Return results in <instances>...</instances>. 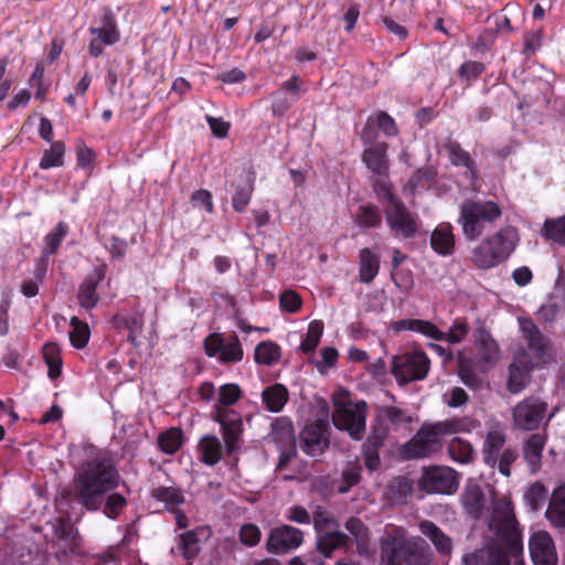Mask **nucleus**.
Listing matches in <instances>:
<instances>
[{
  "label": "nucleus",
  "mask_w": 565,
  "mask_h": 565,
  "mask_svg": "<svg viewBox=\"0 0 565 565\" xmlns=\"http://www.w3.org/2000/svg\"><path fill=\"white\" fill-rule=\"evenodd\" d=\"M204 351L207 356L216 358L221 363H238L244 358L242 343L237 334L224 337L221 333H211L204 339Z\"/></svg>",
  "instance_id": "obj_13"
},
{
  "label": "nucleus",
  "mask_w": 565,
  "mask_h": 565,
  "mask_svg": "<svg viewBox=\"0 0 565 565\" xmlns=\"http://www.w3.org/2000/svg\"><path fill=\"white\" fill-rule=\"evenodd\" d=\"M548 405L537 396H529L519 402L512 409L513 425L520 430H535L542 424L547 425L553 414L547 416Z\"/></svg>",
  "instance_id": "obj_10"
},
{
  "label": "nucleus",
  "mask_w": 565,
  "mask_h": 565,
  "mask_svg": "<svg viewBox=\"0 0 565 565\" xmlns=\"http://www.w3.org/2000/svg\"><path fill=\"white\" fill-rule=\"evenodd\" d=\"M157 443L162 452L173 455L182 446L183 433L180 428L171 427L159 434Z\"/></svg>",
  "instance_id": "obj_43"
},
{
  "label": "nucleus",
  "mask_w": 565,
  "mask_h": 565,
  "mask_svg": "<svg viewBox=\"0 0 565 565\" xmlns=\"http://www.w3.org/2000/svg\"><path fill=\"white\" fill-rule=\"evenodd\" d=\"M347 542L348 536L338 530L327 531L324 533L318 534V553L323 557H330L334 550L347 545Z\"/></svg>",
  "instance_id": "obj_36"
},
{
  "label": "nucleus",
  "mask_w": 565,
  "mask_h": 565,
  "mask_svg": "<svg viewBox=\"0 0 565 565\" xmlns=\"http://www.w3.org/2000/svg\"><path fill=\"white\" fill-rule=\"evenodd\" d=\"M388 145L376 142L366 147L362 153V162L365 167L379 177H388L390 159L387 156Z\"/></svg>",
  "instance_id": "obj_20"
},
{
  "label": "nucleus",
  "mask_w": 565,
  "mask_h": 565,
  "mask_svg": "<svg viewBox=\"0 0 565 565\" xmlns=\"http://www.w3.org/2000/svg\"><path fill=\"white\" fill-rule=\"evenodd\" d=\"M531 367L522 359H514L509 366L508 390L518 394L525 388L529 382Z\"/></svg>",
  "instance_id": "obj_32"
},
{
  "label": "nucleus",
  "mask_w": 565,
  "mask_h": 565,
  "mask_svg": "<svg viewBox=\"0 0 565 565\" xmlns=\"http://www.w3.org/2000/svg\"><path fill=\"white\" fill-rule=\"evenodd\" d=\"M104 508L103 513L111 520H116L119 518L124 509L127 507V500L126 498L118 493L113 492L104 498Z\"/></svg>",
  "instance_id": "obj_52"
},
{
  "label": "nucleus",
  "mask_w": 565,
  "mask_h": 565,
  "mask_svg": "<svg viewBox=\"0 0 565 565\" xmlns=\"http://www.w3.org/2000/svg\"><path fill=\"white\" fill-rule=\"evenodd\" d=\"M374 122L386 136L394 137L398 134L395 120L385 111H379L373 116Z\"/></svg>",
  "instance_id": "obj_62"
},
{
  "label": "nucleus",
  "mask_w": 565,
  "mask_h": 565,
  "mask_svg": "<svg viewBox=\"0 0 565 565\" xmlns=\"http://www.w3.org/2000/svg\"><path fill=\"white\" fill-rule=\"evenodd\" d=\"M262 532L253 523L244 524L239 530V540L246 546H255L260 542Z\"/></svg>",
  "instance_id": "obj_61"
},
{
  "label": "nucleus",
  "mask_w": 565,
  "mask_h": 565,
  "mask_svg": "<svg viewBox=\"0 0 565 565\" xmlns=\"http://www.w3.org/2000/svg\"><path fill=\"white\" fill-rule=\"evenodd\" d=\"M522 535L512 503L500 499L493 502L488 519V534L479 547L463 553L461 565H510L511 559L522 555Z\"/></svg>",
  "instance_id": "obj_1"
},
{
  "label": "nucleus",
  "mask_w": 565,
  "mask_h": 565,
  "mask_svg": "<svg viewBox=\"0 0 565 565\" xmlns=\"http://www.w3.org/2000/svg\"><path fill=\"white\" fill-rule=\"evenodd\" d=\"M242 396L237 384H224L218 390L217 403L213 406V419L220 424L225 451L232 455L238 447L243 434V420L238 412L228 408Z\"/></svg>",
  "instance_id": "obj_3"
},
{
  "label": "nucleus",
  "mask_w": 565,
  "mask_h": 565,
  "mask_svg": "<svg viewBox=\"0 0 565 565\" xmlns=\"http://www.w3.org/2000/svg\"><path fill=\"white\" fill-rule=\"evenodd\" d=\"M65 146L62 141H56L46 149L40 160V168L47 170L62 167L64 163Z\"/></svg>",
  "instance_id": "obj_46"
},
{
  "label": "nucleus",
  "mask_w": 565,
  "mask_h": 565,
  "mask_svg": "<svg viewBox=\"0 0 565 565\" xmlns=\"http://www.w3.org/2000/svg\"><path fill=\"white\" fill-rule=\"evenodd\" d=\"M89 33L103 41L106 45H113L119 41V32L110 14L104 17L99 26L89 28Z\"/></svg>",
  "instance_id": "obj_40"
},
{
  "label": "nucleus",
  "mask_w": 565,
  "mask_h": 565,
  "mask_svg": "<svg viewBox=\"0 0 565 565\" xmlns=\"http://www.w3.org/2000/svg\"><path fill=\"white\" fill-rule=\"evenodd\" d=\"M360 281L370 284L377 276L380 270V257L377 254L365 247L360 250Z\"/></svg>",
  "instance_id": "obj_34"
},
{
  "label": "nucleus",
  "mask_w": 565,
  "mask_h": 565,
  "mask_svg": "<svg viewBox=\"0 0 565 565\" xmlns=\"http://www.w3.org/2000/svg\"><path fill=\"white\" fill-rule=\"evenodd\" d=\"M382 565H428L431 554L420 537L386 534L380 540Z\"/></svg>",
  "instance_id": "obj_4"
},
{
  "label": "nucleus",
  "mask_w": 565,
  "mask_h": 565,
  "mask_svg": "<svg viewBox=\"0 0 565 565\" xmlns=\"http://www.w3.org/2000/svg\"><path fill=\"white\" fill-rule=\"evenodd\" d=\"M450 223H440L430 235L431 248L441 256L451 255L455 250L456 237Z\"/></svg>",
  "instance_id": "obj_26"
},
{
  "label": "nucleus",
  "mask_w": 565,
  "mask_h": 565,
  "mask_svg": "<svg viewBox=\"0 0 565 565\" xmlns=\"http://www.w3.org/2000/svg\"><path fill=\"white\" fill-rule=\"evenodd\" d=\"M345 529L350 532V534L354 537L359 545H362L366 542L367 527L363 524V522L360 519L350 518L345 522Z\"/></svg>",
  "instance_id": "obj_64"
},
{
  "label": "nucleus",
  "mask_w": 565,
  "mask_h": 565,
  "mask_svg": "<svg viewBox=\"0 0 565 565\" xmlns=\"http://www.w3.org/2000/svg\"><path fill=\"white\" fill-rule=\"evenodd\" d=\"M373 190L377 198L381 201L386 202L387 205H391L394 203V201L399 200V198L396 196L392 191V184L388 181V177H379V179L373 182Z\"/></svg>",
  "instance_id": "obj_57"
},
{
  "label": "nucleus",
  "mask_w": 565,
  "mask_h": 565,
  "mask_svg": "<svg viewBox=\"0 0 565 565\" xmlns=\"http://www.w3.org/2000/svg\"><path fill=\"white\" fill-rule=\"evenodd\" d=\"M288 397L287 387L279 383L266 387L262 393L263 403L271 413L280 412L286 405Z\"/></svg>",
  "instance_id": "obj_35"
},
{
  "label": "nucleus",
  "mask_w": 565,
  "mask_h": 565,
  "mask_svg": "<svg viewBox=\"0 0 565 565\" xmlns=\"http://www.w3.org/2000/svg\"><path fill=\"white\" fill-rule=\"evenodd\" d=\"M519 458V454L514 448H505L498 456V461L495 462V468H498L499 472L504 477H510L511 475V466Z\"/></svg>",
  "instance_id": "obj_59"
},
{
  "label": "nucleus",
  "mask_w": 565,
  "mask_h": 565,
  "mask_svg": "<svg viewBox=\"0 0 565 565\" xmlns=\"http://www.w3.org/2000/svg\"><path fill=\"white\" fill-rule=\"evenodd\" d=\"M200 460L207 466H215L222 459L223 446L214 435L203 436L198 445Z\"/></svg>",
  "instance_id": "obj_29"
},
{
  "label": "nucleus",
  "mask_w": 565,
  "mask_h": 565,
  "mask_svg": "<svg viewBox=\"0 0 565 565\" xmlns=\"http://www.w3.org/2000/svg\"><path fill=\"white\" fill-rule=\"evenodd\" d=\"M420 533L428 537L439 554L449 555L452 551L451 539L433 521L424 520L418 524Z\"/></svg>",
  "instance_id": "obj_27"
},
{
  "label": "nucleus",
  "mask_w": 565,
  "mask_h": 565,
  "mask_svg": "<svg viewBox=\"0 0 565 565\" xmlns=\"http://www.w3.org/2000/svg\"><path fill=\"white\" fill-rule=\"evenodd\" d=\"M505 441V430L501 425L494 424L489 428L482 445L483 461L488 467L495 468L498 456L503 451Z\"/></svg>",
  "instance_id": "obj_22"
},
{
  "label": "nucleus",
  "mask_w": 565,
  "mask_h": 565,
  "mask_svg": "<svg viewBox=\"0 0 565 565\" xmlns=\"http://www.w3.org/2000/svg\"><path fill=\"white\" fill-rule=\"evenodd\" d=\"M520 329L523 338L525 339L529 348L537 355H543L546 352L547 340L539 330L536 324L530 319H520Z\"/></svg>",
  "instance_id": "obj_33"
},
{
  "label": "nucleus",
  "mask_w": 565,
  "mask_h": 565,
  "mask_svg": "<svg viewBox=\"0 0 565 565\" xmlns=\"http://www.w3.org/2000/svg\"><path fill=\"white\" fill-rule=\"evenodd\" d=\"M279 305L281 310L296 313L300 310L302 300L296 291L285 290L279 296Z\"/></svg>",
  "instance_id": "obj_60"
},
{
  "label": "nucleus",
  "mask_w": 565,
  "mask_h": 565,
  "mask_svg": "<svg viewBox=\"0 0 565 565\" xmlns=\"http://www.w3.org/2000/svg\"><path fill=\"white\" fill-rule=\"evenodd\" d=\"M460 502L472 519H480L486 507V495L480 484L468 481L461 492Z\"/></svg>",
  "instance_id": "obj_23"
},
{
  "label": "nucleus",
  "mask_w": 565,
  "mask_h": 565,
  "mask_svg": "<svg viewBox=\"0 0 565 565\" xmlns=\"http://www.w3.org/2000/svg\"><path fill=\"white\" fill-rule=\"evenodd\" d=\"M529 551L534 565H557L558 563L554 540L546 531L540 530L531 534Z\"/></svg>",
  "instance_id": "obj_17"
},
{
  "label": "nucleus",
  "mask_w": 565,
  "mask_h": 565,
  "mask_svg": "<svg viewBox=\"0 0 565 565\" xmlns=\"http://www.w3.org/2000/svg\"><path fill=\"white\" fill-rule=\"evenodd\" d=\"M414 491V482L405 476L394 478L388 484V497L397 504H402Z\"/></svg>",
  "instance_id": "obj_41"
},
{
  "label": "nucleus",
  "mask_w": 565,
  "mask_h": 565,
  "mask_svg": "<svg viewBox=\"0 0 565 565\" xmlns=\"http://www.w3.org/2000/svg\"><path fill=\"white\" fill-rule=\"evenodd\" d=\"M329 423L324 419H318L305 426L300 433V448L311 457L320 456L330 444Z\"/></svg>",
  "instance_id": "obj_15"
},
{
  "label": "nucleus",
  "mask_w": 565,
  "mask_h": 565,
  "mask_svg": "<svg viewBox=\"0 0 565 565\" xmlns=\"http://www.w3.org/2000/svg\"><path fill=\"white\" fill-rule=\"evenodd\" d=\"M391 329L394 332L412 331L423 334L429 339L441 341L447 340L450 343L461 342L467 333L468 326L466 322L456 321L449 329L448 333L443 332L436 324L422 319H401L391 322Z\"/></svg>",
  "instance_id": "obj_9"
},
{
  "label": "nucleus",
  "mask_w": 565,
  "mask_h": 565,
  "mask_svg": "<svg viewBox=\"0 0 565 565\" xmlns=\"http://www.w3.org/2000/svg\"><path fill=\"white\" fill-rule=\"evenodd\" d=\"M478 354L484 367H490L499 358V347L492 337L484 330L479 329L476 335Z\"/></svg>",
  "instance_id": "obj_30"
},
{
  "label": "nucleus",
  "mask_w": 565,
  "mask_h": 565,
  "mask_svg": "<svg viewBox=\"0 0 565 565\" xmlns=\"http://www.w3.org/2000/svg\"><path fill=\"white\" fill-rule=\"evenodd\" d=\"M274 100L271 104V113L274 116L281 117L284 116L291 106L296 103L292 98L289 96L282 94L281 92H275L273 94Z\"/></svg>",
  "instance_id": "obj_63"
},
{
  "label": "nucleus",
  "mask_w": 565,
  "mask_h": 565,
  "mask_svg": "<svg viewBox=\"0 0 565 565\" xmlns=\"http://www.w3.org/2000/svg\"><path fill=\"white\" fill-rule=\"evenodd\" d=\"M43 358L49 367V376L56 379L62 373V358L60 348L55 343H46L43 347Z\"/></svg>",
  "instance_id": "obj_47"
},
{
  "label": "nucleus",
  "mask_w": 565,
  "mask_h": 565,
  "mask_svg": "<svg viewBox=\"0 0 565 565\" xmlns=\"http://www.w3.org/2000/svg\"><path fill=\"white\" fill-rule=\"evenodd\" d=\"M72 330L70 331V341L76 349L86 347L89 340V328L86 322L81 321L77 317L71 319Z\"/></svg>",
  "instance_id": "obj_49"
},
{
  "label": "nucleus",
  "mask_w": 565,
  "mask_h": 565,
  "mask_svg": "<svg viewBox=\"0 0 565 565\" xmlns=\"http://www.w3.org/2000/svg\"><path fill=\"white\" fill-rule=\"evenodd\" d=\"M273 439L284 446L295 445V430L288 418L280 417L273 423Z\"/></svg>",
  "instance_id": "obj_45"
},
{
  "label": "nucleus",
  "mask_w": 565,
  "mask_h": 565,
  "mask_svg": "<svg viewBox=\"0 0 565 565\" xmlns=\"http://www.w3.org/2000/svg\"><path fill=\"white\" fill-rule=\"evenodd\" d=\"M303 542V532L291 525L274 527L267 537L266 548L270 554L281 555L298 548Z\"/></svg>",
  "instance_id": "obj_16"
},
{
  "label": "nucleus",
  "mask_w": 565,
  "mask_h": 565,
  "mask_svg": "<svg viewBox=\"0 0 565 565\" xmlns=\"http://www.w3.org/2000/svg\"><path fill=\"white\" fill-rule=\"evenodd\" d=\"M430 370L428 355L419 349L406 350L393 356L391 373L399 386L423 381Z\"/></svg>",
  "instance_id": "obj_8"
},
{
  "label": "nucleus",
  "mask_w": 565,
  "mask_h": 565,
  "mask_svg": "<svg viewBox=\"0 0 565 565\" xmlns=\"http://www.w3.org/2000/svg\"><path fill=\"white\" fill-rule=\"evenodd\" d=\"M448 452L452 460L460 463H468L473 458L472 446L460 438H454L449 443Z\"/></svg>",
  "instance_id": "obj_50"
},
{
  "label": "nucleus",
  "mask_w": 565,
  "mask_h": 565,
  "mask_svg": "<svg viewBox=\"0 0 565 565\" xmlns=\"http://www.w3.org/2000/svg\"><path fill=\"white\" fill-rule=\"evenodd\" d=\"M477 422L469 416L452 417L435 423V428L441 436L454 435L458 433H470L476 428Z\"/></svg>",
  "instance_id": "obj_37"
},
{
  "label": "nucleus",
  "mask_w": 565,
  "mask_h": 565,
  "mask_svg": "<svg viewBox=\"0 0 565 565\" xmlns=\"http://www.w3.org/2000/svg\"><path fill=\"white\" fill-rule=\"evenodd\" d=\"M111 323L117 330H127L128 341L134 347H138L137 338L142 333L145 324L143 316L141 313L131 316L117 313L113 317Z\"/></svg>",
  "instance_id": "obj_28"
},
{
  "label": "nucleus",
  "mask_w": 565,
  "mask_h": 565,
  "mask_svg": "<svg viewBox=\"0 0 565 565\" xmlns=\"http://www.w3.org/2000/svg\"><path fill=\"white\" fill-rule=\"evenodd\" d=\"M519 232L508 225L483 238L471 252L472 264L479 269H490L504 263L515 250Z\"/></svg>",
  "instance_id": "obj_6"
},
{
  "label": "nucleus",
  "mask_w": 565,
  "mask_h": 565,
  "mask_svg": "<svg viewBox=\"0 0 565 565\" xmlns=\"http://www.w3.org/2000/svg\"><path fill=\"white\" fill-rule=\"evenodd\" d=\"M545 516L552 527L561 531L565 529V484L553 491Z\"/></svg>",
  "instance_id": "obj_25"
},
{
  "label": "nucleus",
  "mask_w": 565,
  "mask_h": 565,
  "mask_svg": "<svg viewBox=\"0 0 565 565\" xmlns=\"http://www.w3.org/2000/svg\"><path fill=\"white\" fill-rule=\"evenodd\" d=\"M323 329V322L320 320H313L309 323L306 338L300 343L302 352L309 353L317 348L322 337Z\"/></svg>",
  "instance_id": "obj_51"
},
{
  "label": "nucleus",
  "mask_w": 565,
  "mask_h": 565,
  "mask_svg": "<svg viewBox=\"0 0 565 565\" xmlns=\"http://www.w3.org/2000/svg\"><path fill=\"white\" fill-rule=\"evenodd\" d=\"M543 235L553 242L565 245V215L557 220H547L543 225Z\"/></svg>",
  "instance_id": "obj_54"
},
{
  "label": "nucleus",
  "mask_w": 565,
  "mask_h": 565,
  "mask_svg": "<svg viewBox=\"0 0 565 565\" xmlns=\"http://www.w3.org/2000/svg\"><path fill=\"white\" fill-rule=\"evenodd\" d=\"M313 525L318 534L337 530L338 527L335 519L328 511L321 508H318L313 512Z\"/></svg>",
  "instance_id": "obj_56"
},
{
  "label": "nucleus",
  "mask_w": 565,
  "mask_h": 565,
  "mask_svg": "<svg viewBox=\"0 0 565 565\" xmlns=\"http://www.w3.org/2000/svg\"><path fill=\"white\" fill-rule=\"evenodd\" d=\"M355 223L363 228L379 227L382 224V214L375 205L360 206Z\"/></svg>",
  "instance_id": "obj_48"
},
{
  "label": "nucleus",
  "mask_w": 565,
  "mask_h": 565,
  "mask_svg": "<svg viewBox=\"0 0 565 565\" xmlns=\"http://www.w3.org/2000/svg\"><path fill=\"white\" fill-rule=\"evenodd\" d=\"M107 271V264L102 262L84 278L77 294L78 303L82 308L90 310L96 307L99 301L97 287L106 278Z\"/></svg>",
  "instance_id": "obj_18"
},
{
  "label": "nucleus",
  "mask_w": 565,
  "mask_h": 565,
  "mask_svg": "<svg viewBox=\"0 0 565 565\" xmlns=\"http://www.w3.org/2000/svg\"><path fill=\"white\" fill-rule=\"evenodd\" d=\"M502 207L492 200L467 199L459 206L458 224L469 242L478 239L502 217Z\"/></svg>",
  "instance_id": "obj_5"
},
{
  "label": "nucleus",
  "mask_w": 565,
  "mask_h": 565,
  "mask_svg": "<svg viewBox=\"0 0 565 565\" xmlns=\"http://www.w3.org/2000/svg\"><path fill=\"white\" fill-rule=\"evenodd\" d=\"M151 495L156 500L163 502L170 511L175 510L184 501L181 490L175 487H157L152 490Z\"/></svg>",
  "instance_id": "obj_44"
},
{
  "label": "nucleus",
  "mask_w": 565,
  "mask_h": 565,
  "mask_svg": "<svg viewBox=\"0 0 565 565\" xmlns=\"http://www.w3.org/2000/svg\"><path fill=\"white\" fill-rule=\"evenodd\" d=\"M204 535L205 530L198 527L179 536L178 548L186 559H192L199 554L201 539Z\"/></svg>",
  "instance_id": "obj_38"
},
{
  "label": "nucleus",
  "mask_w": 565,
  "mask_h": 565,
  "mask_svg": "<svg viewBox=\"0 0 565 565\" xmlns=\"http://www.w3.org/2000/svg\"><path fill=\"white\" fill-rule=\"evenodd\" d=\"M68 232L70 226L63 221L58 222L56 226L44 236V245L42 249L43 255H54L57 252L62 241L67 236Z\"/></svg>",
  "instance_id": "obj_42"
},
{
  "label": "nucleus",
  "mask_w": 565,
  "mask_h": 565,
  "mask_svg": "<svg viewBox=\"0 0 565 565\" xmlns=\"http://www.w3.org/2000/svg\"><path fill=\"white\" fill-rule=\"evenodd\" d=\"M546 444V438L542 434H532L523 447V456L534 473L541 468L542 452Z\"/></svg>",
  "instance_id": "obj_31"
},
{
  "label": "nucleus",
  "mask_w": 565,
  "mask_h": 565,
  "mask_svg": "<svg viewBox=\"0 0 565 565\" xmlns=\"http://www.w3.org/2000/svg\"><path fill=\"white\" fill-rule=\"evenodd\" d=\"M253 193V185L249 182H245L244 184H238L235 189V193L232 198L233 209L236 212H243L245 207L249 204L250 198Z\"/></svg>",
  "instance_id": "obj_55"
},
{
  "label": "nucleus",
  "mask_w": 565,
  "mask_h": 565,
  "mask_svg": "<svg viewBox=\"0 0 565 565\" xmlns=\"http://www.w3.org/2000/svg\"><path fill=\"white\" fill-rule=\"evenodd\" d=\"M306 90L307 88L303 87V82L299 75H292L289 79L282 82L279 89V92L289 96L296 102Z\"/></svg>",
  "instance_id": "obj_58"
},
{
  "label": "nucleus",
  "mask_w": 565,
  "mask_h": 565,
  "mask_svg": "<svg viewBox=\"0 0 565 565\" xmlns=\"http://www.w3.org/2000/svg\"><path fill=\"white\" fill-rule=\"evenodd\" d=\"M457 472L449 467H430L424 470L419 486L428 493L451 494L458 488Z\"/></svg>",
  "instance_id": "obj_14"
},
{
  "label": "nucleus",
  "mask_w": 565,
  "mask_h": 565,
  "mask_svg": "<svg viewBox=\"0 0 565 565\" xmlns=\"http://www.w3.org/2000/svg\"><path fill=\"white\" fill-rule=\"evenodd\" d=\"M387 435L371 424L370 433L362 444V457L365 467L375 471L381 466L380 449L384 446Z\"/></svg>",
  "instance_id": "obj_21"
},
{
  "label": "nucleus",
  "mask_w": 565,
  "mask_h": 565,
  "mask_svg": "<svg viewBox=\"0 0 565 565\" xmlns=\"http://www.w3.org/2000/svg\"><path fill=\"white\" fill-rule=\"evenodd\" d=\"M441 434L435 428V424L423 425L414 437L401 448V455L405 459L427 458L441 448Z\"/></svg>",
  "instance_id": "obj_12"
},
{
  "label": "nucleus",
  "mask_w": 565,
  "mask_h": 565,
  "mask_svg": "<svg viewBox=\"0 0 565 565\" xmlns=\"http://www.w3.org/2000/svg\"><path fill=\"white\" fill-rule=\"evenodd\" d=\"M384 215L387 227L396 238H412L419 228V217L411 212L405 203L399 199L384 209Z\"/></svg>",
  "instance_id": "obj_11"
},
{
  "label": "nucleus",
  "mask_w": 565,
  "mask_h": 565,
  "mask_svg": "<svg viewBox=\"0 0 565 565\" xmlns=\"http://www.w3.org/2000/svg\"><path fill=\"white\" fill-rule=\"evenodd\" d=\"M120 475L110 457L98 456L82 465L74 477V493L88 511H98L105 494L120 483Z\"/></svg>",
  "instance_id": "obj_2"
},
{
  "label": "nucleus",
  "mask_w": 565,
  "mask_h": 565,
  "mask_svg": "<svg viewBox=\"0 0 565 565\" xmlns=\"http://www.w3.org/2000/svg\"><path fill=\"white\" fill-rule=\"evenodd\" d=\"M411 423L412 417L406 412L388 405L379 407L372 425L388 436L391 431L407 429Z\"/></svg>",
  "instance_id": "obj_19"
},
{
  "label": "nucleus",
  "mask_w": 565,
  "mask_h": 565,
  "mask_svg": "<svg viewBox=\"0 0 565 565\" xmlns=\"http://www.w3.org/2000/svg\"><path fill=\"white\" fill-rule=\"evenodd\" d=\"M367 404L353 402L348 397L334 399L333 425L349 434L354 440H362L366 428Z\"/></svg>",
  "instance_id": "obj_7"
},
{
  "label": "nucleus",
  "mask_w": 565,
  "mask_h": 565,
  "mask_svg": "<svg viewBox=\"0 0 565 565\" xmlns=\"http://www.w3.org/2000/svg\"><path fill=\"white\" fill-rule=\"evenodd\" d=\"M547 489L540 482L531 484L524 493V500L531 510L537 511L545 503Z\"/></svg>",
  "instance_id": "obj_53"
},
{
  "label": "nucleus",
  "mask_w": 565,
  "mask_h": 565,
  "mask_svg": "<svg viewBox=\"0 0 565 565\" xmlns=\"http://www.w3.org/2000/svg\"><path fill=\"white\" fill-rule=\"evenodd\" d=\"M280 358V347L273 341H262L255 348L254 360L257 364L270 366L278 363Z\"/></svg>",
  "instance_id": "obj_39"
},
{
  "label": "nucleus",
  "mask_w": 565,
  "mask_h": 565,
  "mask_svg": "<svg viewBox=\"0 0 565 565\" xmlns=\"http://www.w3.org/2000/svg\"><path fill=\"white\" fill-rule=\"evenodd\" d=\"M450 162L456 167L466 168V177L473 186L478 180L477 166L470 153L466 151L457 141L448 140L445 145Z\"/></svg>",
  "instance_id": "obj_24"
}]
</instances>
